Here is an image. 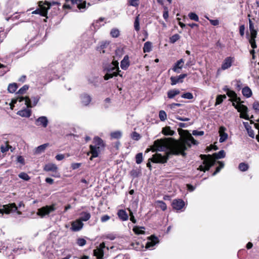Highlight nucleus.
I'll return each mask as SVG.
<instances>
[{"label":"nucleus","instance_id":"412c9836","mask_svg":"<svg viewBox=\"0 0 259 259\" xmlns=\"http://www.w3.org/2000/svg\"><path fill=\"white\" fill-rule=\"evenodd\" d=\"M44 169L46 171H52L56 174L57 167L55 164L48 163L45 165Z\"/></svg>","mask_w":259,"mask_h":259},{"label":"nucleus","instance_id":"393cba45","mask_svg":"<svg viewBox=\"0 0 259 259\" xmlns=\"http://www.w3.org/2000/svg\"><path fill=\"white\" fill-rule=\"evenodd\" d=\"M93 254L97 257V259H103L104 254V250L96 248L94 250Z\"/></svg>","mask_w":259,"mask_h":259},{"label":"nucleus","instance_id":"79ce46f5","mask_svg":"<svg viewBox=\"0 0 259 259\" xmlns=\"http://www.w3.org/2000/svg\"><path fill=\"white\" fill-rule=\"evenodd\" d=\"M19 177L25 181H29L30 179L28 174L24 172H22L19 174Z\"/></svg>","mask_w":259,"mask_h":259},{"label":"nucleus","instance_id":"4468645a","mask_svg":"<svg viewBox=\"0 0 259 259\" xmlns=\"http://www.w3.org/2000/svg\"><path fill=\"white\" fill-rule=\"evenodd\" d=\"M35 124L37 126L46 127L48 124V120L46 116H40L36 119Z\"/></svg>","mask_w":259,"mask_h":259},{"label":"nucleus","instance_id":"9b49d317","mask_svg":"<svg viewBox=\"0 0 259 259\" xmlns=\"http://www.w3.org/2000/svg\"><path fill=\"white\" fill-rule=\"evenodd\" d=\"M187 76V74H181L178 76H171L170 78L171 85H174L178 83H182L183 79Z\"/></svg>","mask_w":259,"mask_h":259},{"label":"nucleus","instance_id":"338daca9","mask_svg":"<svg viewBox=\"0 0 259 259\" xmlns=\"http://www.w3.org/2000/svg\"><path fill=\"white\" fill-rule=\"evenodd\" d=\"M39 98L37 97L33 98V99H32L33 106H34L37 104V102L39 101Z\"/></svg>","mask_w":259,"mask_h":259},{"label":"nucleus","instance_id":"8fccbe9b","mask_svg":"<svg viewBox=\"0 0 259 259\" xmlns=\"http://www.w3.org/2000/svg\"><path fill=\"white\" fill-rule=\"evenodd\" d=\"M139 0H128V5L134 7H137L139 4Z\"/></svg>","mask_w":259,"mask_h":259},{"label":"nucleus","instance_id":"c03bdc74","mask_svg":"<svg viewBox=\"0 0 259 259\" xmlns=\"http://www.w3.org/2000/svg\"><path fill=\"white\" fill-rule=\"evenodd\" d=\"M181 97L184 99H192L193 98V95L191 93L187 92L181 95Z\"/></svg>","mask_w":259,"mask_h":259},{"label":"nucleus","instance_id":"680f3d73","mask_svg":"<svg viewBox=\"0 0 259 259\" xmlns=\"http://www.w3.org/2000/svg\"><path fill=\"white\" fill-rule=\"evenodd\" d=\"M252 107L256 111H259V103L258 102H254Z\"/></svg>","mask_w":259,"mask_h":259},{"label":"nucleus","instance_id":"7ed1b4c3","mask_svg":"<svg viewBox=\"0 0 259 259\" xmlns=\"http://www.w3.org/2000/svg\"><path fill=\"white\" fill-rule=\"evenodd\" d=\"M93 144L90 146V152L92 154L90 159L91 160L93 158L97 157L99 156L101 149L105 146L103 141L99 137L94 138Z\"/></svg>","mask_w":259,"mask_h":259},{"label":"nucleus","instance_id":"c756f323","mask_svg":"<svg viewBox=\"0 0 259 259\" xmlns=\"http://www.w3.org/2000/svg\"><path fill=\"white\" fill-rule=\"evenodd\" d=\"M108 45V42H103L101 43L100 46L97 48V50L99 51L100 53H105L106 52L105 49H106Z\"/></svg>","mask_w":259,"mask_h":259},{"label":"nucleus","instance_id":"2f4dec72","mask_svg":"<svg viewBox=\"0 0 259 259\" xmlns=\"http://www.w3.org/2000/svg\"><path fill=\"white\" fill-rule=\"evenodd\" d=\"M162 133L166 136H172L174 134L175 132L171 130L169 126H166L163 128L162 131Z\"/></svg>","mask_w":259,"mask_h":259},{"label":"nucleus","instance_id":"2eb2a0df","mask_svg":"<svg viewBox=\"0 0 259 259\" xmlns=\"http://www.w3.org/2000/svg\"><path fill=\"white\" fill-rule=\"evenodd\" d=\"M233 62V58L228 57L225 58L222 64V69L223 70H226L229 68L232 65Z\"/></svg>","mask_w":259,"mask_h":259},{"label":"nucleus","instance_id":"9d476101","mask_svg":"<svg viewBox=\"0 0 259 259\" xmlns=\"http://www.w3.org/2000/svg\"><path fill=\"white\" fill-rule=\"evenodd\" d=\"M173 209L177 210H181L185 206V202L181 199H174L171 204Z\"/></svg>","mask_w":259,"mask_h":259},{"label":"nucleus","instance_id":"5fc2aeb1","mask_svg":"<svg viewBox=\"0 0 259 259\" xmlns=\"http://www.w3.org/2000/svg\"><path fill=\"white\" fill-rule=\"evenodd\" d=\"M210 22L211 25L213 26H217L219 24V21L217 19L216 20H212L209 19L208 17H206Z\"/></svg>","mask_w":259,"mask_h":259},{"label":"nucleus","instance_id":"c85d7f7f","mask_svg":"<svg viewBox=\"0 0 259 259\" xmlns=\"http://www.w3.org/2000/svg\"><path fill=\"white\" fill-rule=\"evenodd\" d=\"M155 204H156L157 207L160 208L163 211H164L167 209V205L166 203L162 201L157 200L155 202Z\"/></svg>","mask_w":259,"mask_h":259},{"label":"nucleus","instance_id":"864d4df0","mask_svg":"<svg viewBox=\"0 0 259 259\" xmlns=\"http://www.w3.org/2000/svg\"><path fill=\"white\" fill-rule=\"evenodd\" d=\"M104 18L103 17L100 18L98 20H97L95 22H94L93 25L96 27H97L99 28L101 25H98V23L102 22L104 21Z\"/></svg>","mask_w":259,"mask_h":259},{"label":"nucleus","instance_id":"a211bd4d","mask_svg":"<svg viewBox=\"0 0 259 259\" xmlns=\"http://www.w3.org/2000/svg\"><path fill=\"white\" fill-rule=\"evenodd\" d=\"M130 65L129 57L128 55H125L120 62V67L122 69L125 70L128 68Z\"/></svg>","mask_w":259,"mask_h":259},{"label":"nucleus","instance_id":"a18cd8bd","mask_svg":"<svg viewBox=\"0 0 259 259\" xmlns=\"http://www.w3.org/2000/svg\"><path fill=\"white\" fill-rule=\"evenodd\" d=\"M247 112H248L247 108V110L246 111H240L239 112H240V117L241 118H244L246 120H248L249 118L248 115L247 114Z\"/></svg>","mask_w":259,"mask_h":259},{"label":"nucleus","instance_id":"cd10ccee","mask_svg":"<svg viewBox=\"0 0 259 259\" xmlns=\"http://www.w3.org/2000/svg\"><path fill=\"white\" fill-rule=\"evenodd\" d=\"M232 105L237 109L238 112L240 111H246L247 110V107L243 104H236L235 103L233 102Z\"/></svg>","mask_w":259,"mask_h":259},{"label":"nucleus","instance_id":"de8ad7c7","mask_svg":"<svg viewBox=\"0 0 259 259\" xmlns=\"http://www.w3.org/2000/svg\"><path fill=\"white\" fill-rule=\"evenodd\" d=\"M29 89V85L25 84L23 85L22 88H21L17 93L20 94H24L26 91H27Z\"/></svg>","mask_w":259,"mask_h":259},{"label":"nucleus","instance_id":"f257e3e1","mask_svg":"<svg viewBox=\"0 0 259 259\" xmlns=\"http://www.w3.org/2000/svg\"><path fill=\"white\" fill-rule=\"evenodd\" d=\"M197 142L194 139L190 134H189L182 142L173 140L171 138L160 139L155 140L151 147L152 152L165 151L164 155L159 153L153 155L152 157L149 160L154 163H165L171 154H181L185 156V151L187 149V146L191 147L192 144L197 145Z\"/></svg>","mask_w":259,"mask_h":259},{"label":"nucleus","instance_id":"0e129e2a","mask_svg":"<svg viewBox=\"0 0 259 259\" xmlns=\"http://www.w3.org/2000/svg\"><path fill=\"white\" fill-rule=\"evenodd\" d=\"M247 131L249 137L251 138H254V134L253 131L251 129V127L247 130Z\"/></svg>","mask_w":259,"mask_h":259},{"label":"nucleus","instance_id":"13d9d810","mask_svg":"<svg viewBox=\"0 0 259 259\" xmlns=\"http://www.w3.org/2000/svg\"><path fill=\"white\" fill-rule=\"evenodd\" d=\"M249 30L250 32L255 31L254 25L250 19H249Z\"/></svg>","mask_w":259,"mask_h":259},{"label":"nucleus","instance_id":"58836bf2","mask_svg":"<svg viewBox=\"0 0 259 259\" xmlns=\"http://www.w3.org/2000/svg\"><path fill=\"white\" fill-rule=\"evenodd\" d=\"M239 169L242 171H245L248 169V165L245 163L242 162L239 165Z\"/></svg>","mask_w":259,"mask_h":259},{"label":"nucleus","instance_id":"0eeeda50","mask_svg":"<svg viewBox=\"0 0 259 259\" xmlns=\"http://www.w3.org/2000/svg\"><path fill=\"white\" fill-rule=\"evenodd\" d=\"M55 210L54 205H46L38 209L37 214L41 217H44L46 215H48L51 212Z\"/></svg>","mask_w":259,"mask_h":259},{"label":"nucleus","instance_id":"6e6d98bb","mask_svg":"<svg viewBox=\"0 0 259 259\" xmlns=\"http://www.w3.org/2000/svg\"><path fill=\"white\" fill-rule=\"evenodd\" d=\"M204 133L203 131H198L197 130H194L192 132V134L194 136H203L204 135Z\"/></svg>","mask_w":259,"mask_h":259},{"label":"nucleus","instance_id":"f8f14e48","mask_svg":"<svg viewBox=\"0 0 259 259\" xmlns=\"http://www.w3.org/2000/svg\"><path fill=\"white\" fill-rule=\"evenodd\" d=\"M83 224L80 220H77L71 224V230L74 232L80 231L83 227Z\"/></svg>","mask_w":259,"mask_h":259},{"label":"nucleus","instance_id":"4d7b16f0","mask_svg":"<svg viewBox=\"0 0 259 259\" xmlns=\"http://www.w3.org/2000/svg\"><path fill=\"white\" fill-rule=\"evenodd\" d=\"M11 146L9 145H7L6 146H2L1 147V152L2 153L6 152L9 150V148Z\"/></svg>","mask_w":259,"mask_h":259},{"label":"nucleus","instance_id":"f03ea898","mask_svg":"<svg viewBox=\"0 0 259 259\" xmlns=\"http://www.w3.org/2000/svg\"><path fill=\"white\" fill-rule=\"evenodd\" d=\"M225 155V152L223 150L220 151L218 153H213L212 156L210 155H200V157L203 160V165H200L198 169L203 171L208 170L210 167L214 164L215 159L224 158Z\"/></svg>","mask_w":259,"mask_h":259},{"label":"nucleus","instance_id":"b1692460","mask_svg":"<svg viewBox=\"0 0 259 259\" xmlns=\"http://www.w3.org/2000/svg\"><path fill=\"white\" fill-rule=\"evenodd\" d=\"M180 91L178 89H172L169 90L167 93V98L169 99H173L177 95L180 94Z\"/></svg>","mask_w":259,"mask_h":259},{"label":"nucleus","instance_id":"39448f33","mask_svg":"<svg viewBox=\"0 0 259 259\" xmlns=\"http://www.w3.org/2000/svg\"><path fill=\"white\" fill-rule=\"evenodd\" d=\"M106 70L107 73L104 77L105 80H108L113 76H117V75L122 77V74L120 73L121 71L119 69L117 70V68L115 67L109 65L107 67Z\"/></svg>","mask_w":259,"mask_h":259},{"label":"nucleus","instance_id":"c9c22d12","mask_svg":"<svg viewBox=\"0 0 259 259\" xmlns=\"http://www.w3.org/2000/svg\"><path fill=\"white\" fill-rule=\"evenodd\" d=\"M226 98V96L225 95H218L216 98V102L215 103V105H219L221 104L223 100Z\"/></svg>","mask_w":259,"mask_h":259},{"label":"nucleus","instance_id":"7c9ffc66","mask_svg":"<svg viewBox=\"0 0 259 259\" xmlns=\"http://www.w3.org/2000/svg\"><path fill=\"white\" fill-rule=\"evenodd\" d=\"M152 50V43L147 41L144 44L143 47L144 53H149Z\"/></svg>","mask_w":259,"mask_h":259},{"label":"nucleus","instance_id":"37998d69","mask_svg":"<svg viewBox=\"0 0 259 259\" xmlns=\"http://www.w3.org/2000/svg\"><path fill=\"white\" fill-rule=\"evenodd\" d=\"M143 161L142 153H139L136 156V162L137 164H140Z\"/></svg>","mask_w":259,"mask_h":259},{"label":"nucleus","instance_id":"052dcab7","mask_svg":"<svg viewBox=\"0 0 259 259\" xmlns=\"http://www.w3.org/2000/svg\"><path fill=\"white\" fill-rule=\"evenodd\" d=\"M110 219V216H109L107 214H106V215H103L101 218V221L102 223H104V222H106V221H108Z\"/></svg>","mask_w":259,"mask_h":259},{"label":"nucleus","instance_id":"6e6552de","mask_svg":"<svg viewBox=\"0 0 259 259\" xmlns=\"http://www.w3.org/2000/svg\"><path fill=\"white\" fill-rule=\"evenodd\" d=\"M17 209L18 207L15 203H9L3 205V209H1V211L0 213L3 214L5 213L6 214H9L11 212L17 211Z\"/></svg>","mask_w":259,"mask_h":259},{"label":"nucleus","instance_id":"bf43d9fd","mask_svg":"<svg viewBox=\"0 0 259 259\" xmlns=\"http://www.w3.org/2000/svg\"><path fill=\"white\" fill-rule=\"evenodd\" d=\"M245 26L244 25H242L239 27V33L241 36H243L244 35Z\"/></svg>","mask_w":259,"mask_h":259},{"label":"nucleus","instance_id":"dca6fc26","mask_svg":"<svg viewBox=\"0 0 259 259\" xmlns=\"http://www.w3.org/2000/svg\"><path fill=\"white\" fill-rule=\"evenodd\" d=\"M184 60L183 59H181L178 60L174 65L172 68V70L177 73H180V70L183 68Z\"/></svg>","mask_w":259,"mask_h":259},{"label":"nucleus","instance_id":"ddd939ff","mask_svg":"<svg viewBox=\"0 0 259 259\" xmlns=\"http://www.w3.org/2000/svg\"><path fill=\"white\" fill-rule=\"evenodd\" d=\"M80 102L82 105L88 106L92 101L91 97L87 94H83L80 96Z\"/></svg>","mask_w":259,"mask_h":259},{"label":"nucleus","instance_id":"4be33fe9","mask_svg":"<svg viewBox=\"0 0 259 259\" xmlns=\"http://www.w3.org/2000/svg\"><path fill=\"white\" fill-rule=\"evenodd\" d=\"M17 114L21 117H29L31 115V111L30 109L25 108L18 111Z\"/></svg>","mask_w":259,"mask_h":259},{"label":"nucleus","instance_id":"a19ab883","mask_svg":"<svg viewBox=\"0 0 259 259\" xmlns=\"http://www.w3.org/2000/svg\"><path fill=\"white\" fill-rule=\"evenodd\" d=\"M159 117L161 121H165L167 118L166 112L163 110H160L159 112Z\"/></svg>","mask_w":259,"mask_h":259},{"label":"nucleus","instance_id":"f3484780","mask_svg":"<svg viewBox=\"0 0 259 259\" xmlns=\"http://www.w3.org/2000/svg\"><path fill=\"white\" fill-rule=\"evenodd\" d=\"M226 128L224 126H221L219 129V134L220 138L219 142L223 143L225 142L228 138V134L225 132Z\"/></svg>","mask_w":259,"mask_h":259},{"label":"nucleus","instance_id":"a878e982","mask_svg":"<svg viewBox=\"0 0 259 259\" xmlns=\"http://www.w3.org/2000/svg\"><path fill=\"white\" fill-rule=\"evenodd\" d=\"M242 93L246 98H249L252 96V91L248 87H245L242 89Z\"/></svg>","mask_w":259,"mask_h":259},{"label":"nucleus","instance_id":"e433bc0d","mask_svg":"<svg viewBox=\"0 0 259 259\" xmlns=\"http://www.w3.org/2000/svg\"><path fill=\"white\" fill-rule=\"evenodd\" d=\"M49 146V144L46 143L42 144L41 145H40L38 146L36 150V153H40L42 152H44L46 148Z\"/></svg>","mask_w":259,"mask_h":259},{"label":"nucleus","instance_id":"49530a36","mask_svg":"<svg viewBox=\"0 0 259 259\" xmlns=\"http://www.w3.org/2000/svg\"><path fill=\"white\" fill-rule=\"evenodd\" d=\"M188 16L189 18L192 20H194L195 21L198 22L199 21L198 16L194 13H190L188 14Z\"/></svg>","mask_w":259,"mask_h":259},{"label":"nucleus","instance_id":"473e14b6","mask_svg":"<svg viewBox=\"0 0 259 259\" xmlns=\"http://www.w3.org/2000/svg\"><path fill=\"white\" fill-rule=\"evenodd\" d=\"M18 86L16 83H10L8 87V91L11 93H13L16 92L18 89Z\"/></svg>","mask_w":259,"mask_h":259},{"label":"nucleus","instance_id":"20e7f679","mask_svg":"<svg viewBox=\"0 0 259 259\" xmlns=\"http://www.w3.org/2000/svg\"><path fill=\"white\" fill-rule=\"evenodd\" d=\"M86 8V2L83 0H66V9H71L73 11L77 9L83 12Z\"/></svg>","mask_w":259,"mask_h":259},{"label":"nucleus","instance_id":"ea45409f","mask_svg":"<svg viewBox=\"0 0 259 259\" xmlns=\"http://www.w3.org/2000/svg\"><path fill=\"white\" fill-rule=\"evenodd\" d=\"M180 38V36L178 34H175L169 38V42L174 44Z\"/></svg>","mask_w":259,"mask_h":259},{"label":"nucleus","instance_id":"3c124183","mask_svg":"<svg viewBox=\"0 0 259 259\" xmlns=\"http://www.w3.org/2000/svg\"><path fill=\"white\" fill-rule=\"evenodd\" d=\"M131 137L133 140L138 141L140 139V135L138 133L134 132L131 134Z\"/></svg>","mask_w":259,"mask_h":259},{"label":"nucleus","instance_id":"1a4fd4ad","mask_svg":"<svg viewBox=\"0 0 259 259\" xmlns=\"http://www.w3.org/2000/svg\"><path fill=\"white\" fill-rule=\"evenodd\" d=\"M51 4L47 1L43 2V1H39L38 2V6L39 10H41V16L43 17H47L48 11L51 7Z\"/></svg>","mask_w":259,"mask_h":259},{"label":"nucleus","instance_id":"6ab92c4d","mask_svg":"<svg viewBox=\"0 0 259 259\" xmlns=\"http://www.w3.org/2000/svg\"><path fill=\"white\" fill-rule=\"evenodd\" d=\"M150 240V241H148L146 244V248L152 247L158 242V238L154 236H151Z\"/></svg>","mask_w":259,"mask_h":259},{"label":"nucleus","instance_id":"603ef678","mask_svg":"<svg viewBox=\"0 0 259 259\" xmlns=\"http://www.w3.org/2000/svg\"><path fill=\"white\" fill-rule=\"evenodd\" d=\"M86 240L83 238H79L77 240V244L80 246H83L86 244Z\"/></svg>","mask_w":259,"mask_h":259},{"label":"nucleus","instance_id":"69168bd1","mask_svg":"<svg viewBox=\"0 0 259 259\" xmlns=\"http://www.w3.org/2000/svg\"><path fill=\"white\" fill-rule=\"evenodd\" d=\"M176 118L178 120H181V121H189L190 120V119L189 118L182 117H180L179 116H177Z\"/></svg>","mask_w":259,"mask_h":259},{"label":"nucleus","instance_id":"bb28decb","mask_svg":"<svg viewBox=\"0 0 259 259\" xmlns=\"http://www.w3.org/2000/svg\"><path fill=\"white\" fill-rule=\"evenodd\" d=\"M81 217L78 220H80L81 222H86L90 220L91 218V214L88 212H82L81 213Z\"/></svg>","mask_w":259,"mask_h":259},{"label":"nucleus","instance_id":"72a5a7b5","mask_svg":"<svg viewBox=\"0 0 259 259\" xmlns=\"http://www.w3.org/2000/svg\"><path fill=\"white\" fill-rule=\"evenodd\" d=\"M145 229V228L143 227H138V226H135L133 228V230L135 234H136L137 235H140V234H143L145 233L144 231L143 230V229Z\"/></svg>","mask_w":259,"mask_h":259},{"label":"nucleus","instance_id":"423d86ee","mask_svg":"<svg viewBox=\"0 0 259 259\" xmlns=\"http://www.w3.org/2000/svg\"><path fill=\"white\" fill-rule=\"evenodd\" d=\"M24 100H25V104L28 108L32 107L31 102V100H30V98L28 97H25V98L21 97H18L15 99H13L12 100V101H11V103L10 104L11 109V110L14 109V107L15 106L14 105L17 103V101H19V102H21L23 101Z\"/></svg>","mask_w":259,"mask_h":259},{"label":"nucleus","instance_id":"4c0bfd02","mask_svg":"<svg viewBox=\"0 0 259 259\" xmlns=\"http://www.w3.org/2000/svg\"><path fill=\"white\" fill-rule=\"evenodd\" d=\"M122 134L119 131H115L112 132L110 134V136L112 139H118L121 138Z\"/></svg>","mask_w":259,"mask_h":259},{"label":"nucleus","instance_id":"09e8293b","mask_svg":"<svg viewBox=\"0 0 259 259\" xmlns=\"http://www.w3.org/2000/svg\"><path fill=\"white\" fill-rule=\"evenodd\" d=\"M110 34L113 37H117L119 35V31L117 29H113L110 32Z\"/></svg>","mask_w":259,"mask_h":259},{"label":"nucleus","instance_id":"e2e57ef3","mask_svg":"<svg viewBox=\"0 0 259 259\" xmlns=\"http://www.w3.org/2000/svg\"><path fill=\"white\" fill-rule=\"evenodd\" d=\"M81 165L80 163H74L71 164V168L73 169H75L79 168Z\"/></svg>","mask_w":259,"mask_h":259},{"label":"nucleus","instance_id":"f704fd0d","mask_svg":"<svg viewBox=\"0 0 259 259\" xmlns=\"http://www.w3.org/2000/svg\"><path fill=\"white\" fill-rule=\"evenodd\" d=\"M134 28L136 31H139L140 30V15L137 16L135 18L134 22Z\"/></svg>","mask_w":259,"mask_h":259},{"label":"nucleus","instance_id":"aec40b11","mask_svg":"<svg viewBox=\"0 0 259 259\" xmlns=\"http://www.w3.org/2000/svg\"><path fill=\"white\" fill-rule=\"evenodd\" d=\"M227 95L228 97L232 98L231 101L232 102H236L238 103L240 101V98L237 97V94L233 91H228Z\"/></svg>","mask_w":259,"mask_h":259},{"label":"nucleus","instance_id":"774afa93","mask_svg":"<svg viewBox=\"0 0 259 259\" xmlns=\"http://www.w3.org/2000/svg\"><path fill=\"white\" fill-rule=\"evenodd\" d=\"M57 160H61L64 159V155L63 154H58L55 157Z\"/></svg>","mask_w":259,"mask_h":259},{"label":"nucleus","instance_id":"5701e85b","mask_svg":"<svg viewBox=\"0 0 259 259\" xmlns=\"http://www.w3.org/2000/svg\"><path fill=\"white\" fill-rule=\"evenodd\" d=\"M117 215L118 218L122 221H126L128 219V215L125 210L120 209L118 211Z\"/></svg>","mask_w":259,"mask_h":259}]
</instances>
